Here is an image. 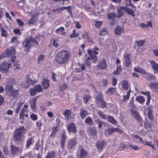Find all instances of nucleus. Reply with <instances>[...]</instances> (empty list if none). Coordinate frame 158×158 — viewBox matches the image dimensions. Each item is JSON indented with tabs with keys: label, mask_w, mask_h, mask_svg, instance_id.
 Here are the masks:
<instances>
[{
	"label": "nucleus",
	"mask_w": 158,
	"mask_h": 158,
	"mask_svg": "<svg viewBox=\"0 0 158 158\" xmlns=\"http://www.w3.org/2000/svg\"><path fill=\"white\" fill-rule=\"evenodd\" d=\"M40 36L39 35L34 37L32 35L26 37L21 43L22 47L25 49V51L29 52L30 49L35 45L39 46L38 42L40 40Z\"/></svg>",
	"instance_id": "f257e3e1"
},
{
	"label": "nucleus",
	"mask_w": 158,
	"mask_h": 158,
	"mask_svg": "<svg viewBox=\"0 0 158 158\" xmlns=\"http://www.w3.org/2000/svg\"><path fill=\"white\" fill-rule=\"evenodd\" d=\"M26 130L23 126H21L19 128L15 129L13 136V140L15 144L18 145H23V135L24 134Z\"/></svg>",
	"instance_id": "f03ea898"
},
{
	"label": "nucleus",
	"mask_w": 158,
	"mask_h": 158,
	"mask_svg": "<svg viewBox=\"0 0 158 158\" xmlns=\"http://www.w3.org/2000/svg\"><path fill=\"white\" fill-rule=\"evenodd\" d=\"M70 54L65 50L59 52L56 56V62L60 64H64L67 63L70 58Z\"/></svg>",
	"instance_id": "7ed1b4c3"
},
{
	"label": "nucleus",
	"mask_w": 158,
	"mask_h": 158,
	"mask_svg": "<svg viewBox=\"0 0 158 158\" xmlns=\"http://www.w3.org/2000/svg\"><path fill=\"white\" fill-rule=\"evenodd\" d=\"M96 104L97 106L102 109L106 108L107 103L104 98V95L100 92H98L95 97Z\"/></svg>",
	"instance_id": "20e7f679"
},
{
	"label": "nucleus",
	"mask_w": 158,
	"mask_h": 158,
	"mask_svg": "<svg viewBox=\"0 0 158 158\" xmlns=\"http://www.w3.org/2000/svg\"><path fill=\"white\" fill-rule=\"evenodd\" d=\"M117 10L118 18H120L123 16L124 12H126L128 14L131 15L133 17H134L135 16L134 10L127 6H120L117 9Z\"/></svg>",
	"instance_id": "39448f33"
},
{
	"label": "nucleus",
	"mask_w": 158,
	"mask_h": 158,
	"mask_svg": "<svg viewBox=\"0 0 158 158\" xmlns=\"http://www.w3.org/2000/svg\"><path fill=\"white\" fill-rule=\"evenodd\" d=\"M34 84V82L30 78L29 75L26 76V79L21 82L20 86L22 88H27Z\"/></svg>",
	"instance_id": "423d86ee"
},
{
	"label": "nucleus",
	"mask_w": 158,
	"mask_h": 158,
	"mask_svg": "<svg viewBox=\"0 0 158 158\" xmlns=\"http://www.w3.org/2000/svg\"><path fill=\"white\" fill-rule=\"evenodd\" d=\"M77 144V139L75 138L70 139L68 141L67 148L73 150L75 148V146Z\"/></svg>",
	"instance_id": "0eeeda50"
},
{
	"label": "nucleus",
	"mask_w": 158,
	"mask_h": 158,
	"mask_svg": "<svg viewBox=\"0 0 158 158\" xmlns=\"http://www.w3.org/2000/svg\"><path fill=\"white\" fill-rule=\"evenodd\" d=\"M90 138L92 139H95L97 137V128L95 127H90L88 130Z\"/></svg>",
	"instance_id": "6e6552de"
},
{
	"label": "nucleus",
	"mask_w": 158,
	"mask_h": 158,
	"mask_svg": "<svg viewBox=\"0 0 158 158\" xmlns=\"http://www.w3.org/2000/svg\"><path fill=\"white\" fill-rule=\"evenodd\" d=\"M67 129L69 133H71L77 135L76 133H77V129L74 123H70L67 126Z\"/></svg>",
	"instance_id": "1a4fd4ad"
},
{
	"label": "nucleus",
	"mask_w": 158,
	"mask_h": 158,
	"mask_svg": "<svg viewBox=\"0 0 158 158\" xmlns=\"http://www.w3.org/2000/svg\"><path fill=\"white\" fill-rule=\"evenodd\" d=\"M131 114L138 122H142L143 119L139 115V112L135 110L131 109Z\"/></svg>",
	"instance_id": "9d476101"
},
{
	"label": "nucleus",
	"mask_w": 158,
	"mask_h": 158,
	"mask_svg": "<svg viewBox=\"0 0 158 158\" xmlns=\"http://www.w3.org/2000/svg\"><path fill=\"white\" fill-rule=\"evenodd\" d=\"M99 51V48L96 45H95L93 48L88 49L87 52L88 55L91 56L93 55L94 56H97L96 55L98 54Z\"/></svg>",
	"instance_id": "9b49d317"
},
{
	"label": "nucleus",
	"mask_w": 158,
	"mask_h": 158,
	"mask_svg": "<svg viewBox=\"0 0 158 158\" xmlns=\"http://www.w3.org/2000/svg\"><path fill=\"white\" fill-rule=\"evenodd\" d=\"M67 138L66 132L64 131L62 132L60 135V146L62 149H63L66 142V140Z\"/></svg>",
	"instance_id": "f8f14e48"
},
{
	"label": "nucleus",
	"mask_w": 158,
	"mask_h": 158,
	"mask_svg": "<svg viewBox=\"0 0 158 158\" xmlns=\"http://www.w3.org/2000/svg\"><path fill=\"white\" fill-rule=\"evenodd\" d=\"M9 64H8L6 62H4L2 63L0 66V71L3 73H6L9 71L8 68H9Z\"/></svg>",
	"instance_id": "ddd939ff"
},
{
	"label": "nucleus",
	"mask_w": 158,
	"mask_h": 158,
	"mask_svg": "<svg viewBox=\"0 0 158 158\" xmlns=\"http://www.w3.org/2000/svg\"><path fill=\"white\" fill-rule=\"evenodd\" d=\"M39 96H37L36 97L33 98L31 101L29 103L30 104V107L32 111L35 112L36 110V102L37 98Z\"/></svg>",
	"instance_id": "4468645a"
},
{
	"label": "nucleus",
	"mask_w": 158,
	"mask_h": 158,
	"mask_svg": "<svg viewBox=\"0 0 158 158\" xmlns=\"http://www.w3.org/2000/svg\"><path fill=\"white\" fill-rule=\"evenodd\" d=\"M97 68L98 70H104L107 67L106 61L103 60L102 61H100L97 65Z\"/></svg>",
	"instance_id": "2eb2a0df"
},
{
	"label": "nucleus",
	"mask_w": 158,
	"mask_h": 158,
	"mask_svg": "<svg viewBox=\"0 0 158 158\" xmlns=\"http://www.w3.org/2000/svg\"><path fill=\"white\" fill-rule=\"evenodd\" d=\"M19 150V148L18 147L12 145H10V153L13 156L17 155Z\"/></svg>",
	"instance_id": "dca6fc26"
},
{
	"label": "nucleus",
	"mask_w": 158,
	"mask_h": 158,
	"mask_svg": "<svg viewBox=\"0 0 158 158\" xmlns=\"http://www.w3.org/2000/svg\"><path fill=\"white\" fill-rule=\"evenodd\" d=\"M19 91L15 90L12 85H10V96H12L14 98H16L19 95Z\"/></svg>",
	"instance_id": "f3484780"
},
{
	"label": "nucleus",
	"mask_w": 158,
	"mask_h": 158,
	"mask_svg": "<svg viewBox=\"0 0 158 158\" xmlns=\"http://www.w3.org/2000/svg\"><path fill=\"white\" fill-rule=\"evenodd\" d=\"M94 120L95 123L98 125V127L100 129L102 128L103 124H105L106 123L100 120L98 117L97 116L94 117Z\"/></svg>",
	"instance_id": "a211bd4d"
},
{
	"label": "nucleus",
	"mask_w": 158,
	"mask_h": 158,
	"mask_svg": "<svg viewBox=\"0 0 158 158\" xmlns=\"http://www.w3.org/2000/svg\"><path fill=\"white\" fill-rule=\"evenodd\" d=\"M49 81H50L48 79V78H44L42 85L44 89H48L49 88L50 86Z\"/></svg>",
	"instance_id": "6ab92c4d"
},
{
	"label": "nucleus",
	"mask_w": 158,
	"mask_h": 158,
	"mask_svg": "<svg viewBox=\"0 0 158 158\" xmlns=\"http://www.w3.org/2000/svg\"><path fill=\"white\" fill-rule=\"evenodd\" d=\"M105 141L104 140H103L102 141H98L96 143V146L97 149L102 151L104 147Z\"/></svg>",
	"instance_id": "aec40b11"
},
{
	"label": "nucleus",
	"mask_w": 158,
	"mask_h": 158,
	"mask_svg": "<svg viewBox=\"0 0 158 158\" xmlns=\"http://www.w3.org/2000/svg\"><path fill=\"white\" fill-rule=\"evenodd\" d=\"M147 110L148 118L150 121H152L153 120L154 117L152 113L151 106H150L148 107Z\"/></svg>",
	"instance_id": "412c9836"
},
{
	"label": "nucleus",
	"mask_w": 158,
	"mask_h": 158,
	"mask_svg": "<svg viewBox=\"0 0 158 158\" xmlns=\"http://www.w3.org/2000/svg\"><path fill=\"white\" fill-rule=\"evenodd\" d=\"M105 124L108 126L107 130L108 133L109 135H111L114 132H115V128L113 126L107 123H105Z\"/></svg>",
	"instance_id": "4be33fe9"
},
{
	"label": "nucleus",
	"mask_w": 158,
	"mask_h": 158,
	"mask_svg": "<svg viewBox=\"0 0 158 158\" xmlns=\"http://www.w3.org/2000/svg\"><path fill=\"white\" fill-rule=\"evenodd\" d=\"M124 30V27H121L120 26H118L114 29V33L115 34L119 36L121 34L122 31Z\"/></svg>",
	"instance_id": "5701e85b"
},
{
	"label": "nucleus",
	"mask_w": 158,
	"mask_h": 158,
	"mask_svg": "<svg viewBox=\"0 0 158 158\" xmlns=\"http://www.w3.org/2000/svg\"><path fill=\"white\" fill-rule=\"evenodd\" d=\"M80 153L81 158H86L88 154L87 151L83 147L81 148Z\"/></svg>",
	"instance_id": "b1692460"
},
{
	"label": "nucleus",
	"mask_w": 158,
	"mask_h": 158,
	"mask_svg": "<svg viewBox=\"0 0 158 158\" xmlns=\"http://www.w3.org/2000/svg\"><path fill=\"white\" fill-rule=\"evenodd\" d=\"M107 116L106 119L108 122L114 125L117 124V122L113 116H110L109 115H107Z\"/></svg>",
	"instance_id": "393cba45"
},
{
	"label": "nucleus",
	"mask_w": 158,
	"mask_h": 158,
	"mask_svg": "<svg viewBox=\"0 0 158 158\" xmlns=\"http://www.w3.org/2000/svg\"><path fill=\"white\" fill-rule=\"evenodd\" d=\"M58 125V124L57 123L56 126H54L52 128V132L50 135V137H52L53 138L55 137L56 134L57 133L59 130Z\"/></svg>",
	"instance_id": "a878e982"
},
{
	"label": "nucleus",
	"mask_w": 158,
	"mask_h": 158,
	"mask_svg": "<svg viewBox=\"0 0 158 158\" xmlns=\"http://www.w3.org/2000/svg\"><path fill=\"white\" fill-rule=\"evenodd\" d=\"M87 111L85 109H81L80 110V114L81 118L82 119H84V118L87 115Z\"/></svg>",
	"instance_id": "bb28decb"
},
{
	"label": "nucleus",
	"mask_w": 158,
	"mask_h": 158,
	"mask_svg": "<svg viewBox=\"0 0 158 158\" xmlns=\"http://www.w3.org/2000/svg\"><path fill=\"white\" fill-rule=\"evenodd\" d=\"M130 55L128 54H127L125 56V59L126 60L125 66L127 67H129L131 64V60L130 58Z\"/></svg>",
	"instance_id": "cd10ccee"
},
{
	"label": "nucleus",
	"mask_w": 158,
	"mask_h": 158,
	"mask_svg": "<svg viewBox=\"0 0 158 158\" xmlns=\"http://www.w3.org/2000/svg\"><path fill=\"white\" fill-rule=\"evenodd\" d=\"M144 127L145 129H147L148 128L151 129L152 127V123L149 122L147 118H145L144 121Z\"/></svg>",
	"instance_id": "c85d7f7f"
},
{
	"label": "nucleus",
	"mask_w": 158,
	"mask_h": 158,
	"mask_svg": "<svg viewBox=\"0 0 158 158\" xmlns=\"http://www.w3.org/2000/svg\"><path fill=\"white\" fill-rule=\"evenodd\" d=\"M89 55V56L86 59V61L91 60L92 61V62L95 63L98 60V58L97 56H94L93 55H91V56L90 55Z\"/></svg>",
	"instance_id": "c756f323"
},
{
	"label": "nucleus",
	"mask_w": 158,
	"mask_h": 158,
	"mask_svg": "<svg viewBox=\"0 0 158 158\" xmlns=\"http://www.w3.org/2000/svg\"><path fill=\"white\" fill-rule=\"evenodd\" d=\"M108 19L110 20L114 19L115 18H118L117 15H116L114 12H110L107 15Z\"/></svg>",
	"instance_id": "7c9ffc66"
},
{
	"label": "nucleus",
	"mask_w": 158,
	"mask_h": 158,
	"mask_svg": "<svg viewBox=\"0 0 158 158\" xmlns=\"http://www.w3.org/2000/svg\"><path fill=\"white\" fill-rule=\"evenodd\" d=\"M55 157L56 152L55 151H52L47 153L45 158H55Z\"/></svg>",
	"instance_id": "2f4dec72"
},
{
	"label": "nucleus",
	"mask_w": 158,
	"mask_h": 158,
	"mask_svg": "<svg viewBox=\"0 0 158 158\" xmlns=\"http://www.w3.org/2000/svg\"><path fill=\"white\" fill-rule=\"evenodd\" d=\"M71 111L70 110L66 109L64 111L63 114L65 116L67 119H68L69 117H71L72 114Z\"/></svg>",
	"instance_id": "473e14b6"
},
{
	"label": "nucleus",
	"mask_w": 158,
	"mask_h": 158,
	"mask_svg": "<svg viewBox=\"0 0 158 158\" xmlns=\"http://www.w3.org/2000/svg\"><path fill=\"white\" fill-rule=\"evenodd\" d=\"M85 123L89 125H92L93 124V122L91 118L89 116L87 117L85 120Z\"/></svg>",
	"instance_id": "72a5a7b5"
},
{
	"label": "nucleus",
	"mask_w": 158,
	"mask_h": 158,
	"mask_svg": "<svg viewBox=\"0 0 158 158\" xmlns=\"http://www.w3.org/2000/svg\"><path fill=\"white\" fill-rule=\"evenodd\" d=\"M124 2L126 5L125 6H130L133 7L135 9H136V7L132 3L131 0H124Z\"/></svg>",
	"instance_id": "f704fd0d"
},
{
	"label": "nucleus",
	"mask_w": 158,
	"mask_h": 158,
	"mask_svg": "<svg viewBox=\"0 0 158 158\" xmlns=\"http://www.w3.org/2000/svg\"><path fill=\"white\" fill-rule=\"evenodd\" d=\"M97 114L101 118L103 119H106L107 118V115L104 114L103 112L100 110H98Z\"/></svg>",
	"instance_id": "c9c22d12"
},
{
	"label": "nucleus",
	"mask_w": 158,
	"mask_h": 158,
	"mask_svg": "<svg viewBox=\"0 0 158 158\" xmlns=\"http://www.w3.org/2000/svg\"><path fill=\"white\" fill-rule=\"evenodd\" d=\"M122 69L121 66L120 65H119V66H117L116 70L113 72V74L114 75H119L120 74V72H122Z\"/></svg>",
	"instance_id": "e433bc0d"
},
{
	"label": "nucleus",
	"mask_w": 158,
	"mask_h": 158,
	"mask_svg": "<svg viewBox=\"0 0 158 158\" xmlns=\"http://www.w3.org/2000/svg\"><path fill=\"white\" fill-rule=\"evenodd\" d=\"M146 79L148 81H149L152 79H154L155 78L154 75H153L152 74L148 73L145 77Z\"/></svg>",
	"instance_id": "4c0bfd02"
},
{
	"label": "nucleus",
	"mask_w": 158,
	"mask_h": 158,
	"mask_svg": "<svg viewBox=\"0 0 158 158\" xmlns=\"http://www.w3.org/2000/svg\"><path fill=\"white\" fill-rule=\"evenodd\" d=\"M135 100L140 103L142 104L144 102L145 100L143 96H137Z\"/></svg>",
	"instance_id": "58836bf2"
},
{
	"label": "nucleus",
	"mask_w": 158,
	"mask_h": 158,
	"mask_svg": "<svg viewBox=\"0 0 158 158\" xmlns=\"http://www.w3.org/2000/svg\"><path fill=\"white\" fill-rule=\"evenodd\" d=\"M152 65V68L155 71H158V64L154 60H151L150 62Z\"/></svg>",
	"instance_id": "ea45409f"
},
{
	"label": "nucleus",
	"mask_w": 158,
	"mask_h": 158,
	"mask_svg": "<svg viewBox=\"0 0 158 158\" xmlns=\"http://www.w3.org/2000/svg\"><path fill=\"white\" fill-rule=\"evenodd\" d=\"M5 91L6 93L9 95H10V83L7 82L6 83V87L5 88Z\"/></svg>",
	"instance_id": "a19ab883"
},
{
	"label": "nucleus",
	"mask_w": 158,
	"mask_h": 158,
	"mask_svg": "<svg viewBox=\"0 0 158 158\" xmlns=\"http://www.w3.org/2000/svg\"><path fill=\"white\" fill-rule=\"evenodd\" d=\"M107 33V29L106 28H102L99 32V35L101 36H104Z\"/></svg>",
	"instance_id": "79ce46f5"
},
{
	"label": "nucleus",
	"mask_w": 158,
	"mask_h": 158,
	"mask_svg": "<svg viewBox=\"0 0 158 158\" xmlns=\"http://www.w3.org/2000/svg\"><path fill=\"white\" fill-rule=\"evenodd\" d=\"M150 87L152 90H155L156 89H158V83L153 82L150 85Z\"/></svg>",
	"instance_id": "37998d69"
},
{
	"label": "nucleus",
	"mask_w": 158,
	"mask_h": 158,
	"mask_svg": "<svg viewBox=\"0 0 158 158\" xmlns=\"http://www.w3.org/2000/svg\"><path fill=\"white\" fill-rule=\"evenodd\" d=\"M33 88L37 92H41L42 90L41 86L39 84L35 85Z\"/></svg>",
	"instance_id": "c03bdc74"
},
{
	"label": "nucleus",
	"mask_w": 158,
	"mask_h": 158,
	"mask_svg": "<svg viewBox=\"0 0 158 158\" xmlns=\"http://www.w3.org/2000/svg\"><path fill=\"white\" fill-rule=\"evenodd\" d=\"M122 86L123 88L126 90L128 89V82L127 81L124 80L122 82Z\"/></svg>",
	"instance_id": "a18cd8bd"
},
{
	"label": "nucleus",
	"mask_w": 158,
	"mask_h": 158,
	"mask_svg": "<svg viewBox=\"0 0 158 158\" xmlns=\"http://www.w3.org/2000/svg\"><path fill=\"white\" fill-rule=\"evenodd\" d=\"M144 144L146 145L151 147L153 150L155 151L156 150V148L155 146L153 144H152L150 142L148 141H146L145 142Z\"/></svg>",
	"instance_id": "49530a36"
},
{
	"label": "nucleus",
	"mask_w": 158,
	"mask_h": 158,
	"mask_svg": "<svg viewBox=\"0 0 158 158\" xmlns=\"http://www.w3.org/2000/svg\"><path fill=\"white\" fill-rule=\"evenodd\" d=\"M32 139H33L32 137H31L29 139H27L26 145V147L27 148H30V146L32 144Z\"/></svg>",
	"instance_id": "de8ad7c7"
},
{
	"label": "nucleus",
	"mask_w": 158,
	"mask_h": 158,
	"mask_svg": "<svg viewBox=\"0 0 158 158\" xmlns=\"http://www.w3.org/2000/svg\"><path fill=\"white\" fill-rule=\"evenodd\" d=\"M145 41L144 40H136L135 43L138 47H139L142 46L145 43Z\"/></svg>",
	"instance_id": "09e8293b"
},
{
	"label": "nucleus",
	"mask_w": 158,
	"mask_h": 158,
	"mask_svg": "<svg viewBox=\"0 0 158 158\" xmlns=\"http://www.w3.org/2000/svg\"><path fill=\"white\" fill-rule=\"evenodd\" d=\"M116 90V89L114 88H109L107 89L106 93L108 94L110 93V95L114 94Z\"/></svg>",
	"instance_id": "8fccbe9b"
},
{
	"label": "nucleus",
	"mask_w": 158,
	"mask_h": 158,
	"mask_svg": "<svg viewBox=\"0 0 158 158\" xmlns=\"http://www.w3.org/2000/svg\"><path fill=\"white\" fill-rule=\"evenodd\" d=\"M5 57H8L10 56V49H6L3 53Z\"/></svg>",
	"instance_id": "3c124183"
},
{
	"label": "nucleus",
	"mask_w": 158,
	"mask_h": 158,
	"mask_svg": "<svg viewBox=\"0 0 158 158\" xmlns=\"http://www.w3.org/2000/svg\"><path fill=\"white\" fill-rule=\"evenodd\" d=\"M127 145L129 146L130 148H129L130 149H133L135 151H136L137 150L139 149V148L137 146H133L130 144L129 142L127 143Z\"/></svg>",
	"instance_id": "603ef678"
},
{
	"label": "nucleus",
	"mask_w": 158,
	"mask_h": 158,
	"mask_svg": "<svg viewBox=\"0 0 158 158\" xmlns=\"http://www.w3.org/2000/svg\"><path fill=\"white\" fill-rule=\"evenodd\" d=\"M39 14V13H34L32 15V17L31 18L33 20L34 22L36 23L37 21V19H38V15Z\"/></svg>",
	"instance_id": "864d4df0"
},
{
	"label": "nucleus",
	"mask_w": 158,
	"mask_h": 158,
	"mask_svg": "<svg viewBox=\"0 0 158 158\" xmlns=\"http://www.w3.org/2000/svg\"><path fill=\"white\" fill-rule=\"evenodd\" d=\"M129 147L126 146L125 145L122 143L120 144V145L118 147V149L120 151H123L124 149L125 148H128Z\"/></svg>",
	"instance_id": "5fc2aeb1"
},
{
	"label": "nucleus",
	"mask_w": 158,
	"mask_h": 158,
	"mask_svg": "<svg viewBox=\"0 0 158 158\" xmlns=\"http://www.w3.org/2000/svg\"><path fill=\"white\" fill-rule=\"evenodd\" d=\"M90 98V96L87 95H85L83 97V99L84 100V103H87Z\"/></svg>",
	"instance_id": "6e6d98bb"
},
{
	"label": "nucleus",
	"mask_w": 158,
	"mask_h": 158,
	"mask_svg": "<svg viewBox=\"0 0 158 158\" xmlns=\"http://www.w3.org/2000/svg\"><path fill=\"white\" fill-rule=\"evenodd\" d=\"M29 92L31 96H33L35 95L36 94L37 92L33 87L32 88H30L29 90Z\"/></svg>",
	"instance_id": "4d7b16f0"
},
{
	"label": "nucleus",
	"mask_w": 158,
	"mask_h": 158,
	"mask_svg": "<svg viewBox=\"0 0 158 158\" xmlns=\"http://www.w3.org/2000/svg\"><path fill=\"white\" fill-rule=\"evenodd\" d=\"M19 64H18V61H16L14 63L13 68L15 69V70H16V69L18 70L20 68V67L19 66Z\"/></svg>",
	"instance_id": "13d9d810"
},
{
	"label": "nucleus",
	"mask_w": 158,
	"mask_h": 158,
	"mask_svg": "<svg viewBox=\"0 0 158 158\" xmlns=\"http://www.w3.org/2000/svg\"><path fill=\"white\" fill-rule=\"evenodd\" d=\"M25 1L24 0H20L18 2L17 5L18 6L22 7L25 4Z\"/></svg>",
	"instance_id": "bf43d9fd"
},
{
	"label": "nucleus",
	"mask_w": 158,
	"mask_h": 158,
	"mask_svg": "<svg viewBox=\"0 0 158 158\" xmlns=\"http://www.w3.org/2000/svg\"><path fill=\"white\" fill-rule=\"evenodd\" d=\"M17 23L18 25L21 27H23L24 25V23L22 22L20 19H16Z\"/></svg>",
	"instance_id": "052dcab7"
},
{
	"label": "nucleus",
	"mask_w": 158,
	"mask_h": 158,
	"mask_svg": "<svg viewBox=\"0 0 158 158\" xmlns=\"http://www.w3.org/2000/svg\"><path fill=\"white\" fill-rule=\"evenodd\" d=\"M52 80L54 82H56V77L57 76L56 74L54 73L53 72L51 73Z\"/></svg>",
	"instance_id": "680f3d73"
},
{
	"label": "nucleus",
	"mask_w": 158,
	"mask_h": 158,
	"mask_svg": "<svg viewBox=\"0 0 158 158\" xmlns=\"http://www.w3.org/2000/svg\"><path fill=\"white\" fill-rule=\"evenodd\" d=\"M17 82L15 79L13 78H10V84H11L10 85H12L13 87L14 86H16V83Z\"/></svg>",
	"instance_id": "e2e57ef3"
},
{
	"label": "nucleus",
	"mask_w": 158,
	"mask_h": 158,
	"mask_svg": "<svg viewBox=\"0 0 158 158\" xmlns=\"http://www.w3.org/2000/svg\"><path fill=\"white\" fill-rule=\"evenodd\" d=\"M18 37L16 36H15L14 37L12 38L11 42L12 43H18V40H17Z\"/></svg>",
	"instance_id": "0e129e2a"
},
{
	"label": "nucleus",
	"mask_w": 158,
	"mask_h": 158,
	"mask_svg": "<svg viewBox=\"0 0 158 158\" xmlns=\"http://www.w3.org/2000/svg\"><path fill=\"white\" fill-rule=\"evenodd\" d=\"M43 125V123L41 120H39L36 123V125L39 127V129L40 130L41 129V127Z\"/></svg>",
	"instance_id": "69168bd1"
},
{
	"label": "nucleus",
	"mask_w": 158,
	"mask_h": 158,
	"mask_svg": "<svg viewBox=\"0 0 158 158\" xmlns=\"http://www.w3.org/2000/svg\"><path fill=\"white\" fill-rule=\"evenodd\" d=\"M31 118L33 120H35L37 119V115L35 114H32L30 115Z\"/></svg>",
	"instance_id": "338daca9"
},
{
	"label": "nucleus",
	"mask_w": 158,
	"mask_h": 158,
	"mask_svg": "<svg viewBox=\"0 0 158 158\" xmlns=\"http://www.w3.org/2000/svg\"><path fill=\"white\" fill-rule=\"evenodd\" d=\"M79 35V33L76 32V33H72L70 35L69 37L71 38H74L78 37Z\"/></svg>",
	"instance_id": "774afa93"
}]
</instances>
